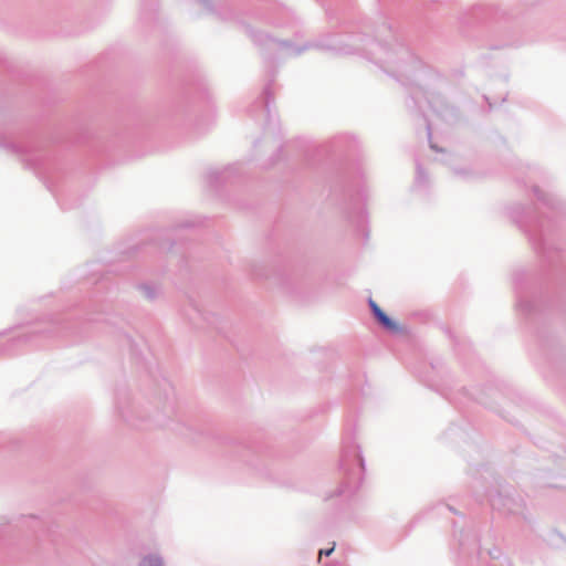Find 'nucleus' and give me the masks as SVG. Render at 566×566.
Listing matches in <instances>:
<instances>
[{"instance_id":"nucleus-1","label":"nucleus","mask_w":566,"mask_h":566,"mask_svg":"<svg viewBox=\"0 0 566 566\" xmlns=\"http://www.w3.org/2000/svg\"><path fill=\"white\" fill-rule=\"evenodd\" d=\"M369 306L374 314V316L377 318V321L386 328L390 331H398V325L389 318L385 312L377 305L375 301L371 298L369 300Z\"/></svg>"},{"instance_id":"nucleus-2","label":"nucleus","mask_w":566,"mask_h":566,"mask_svg":"<svg viewBox=\"0 0 566 566\" xmlns=\"http://www.w3.org/2000/svg\"><path fill=\"white\" fill-rule=\"evenodd\" d=\"M185 315L196 326H200L201 321L202 322L207 321L206 315L201 312L199 306L195 303L191 304L190 311H187V310L185 311Z\"/></svg>"},{"instance_id":"nucleus-3","label":"nucleus","mask_w":566,"mask_h":566,"mask_svg":"<svg viewBox=\"0 0 566 566\" xmlns=\"http://www.w3.org/2000/svg\"><path fill=\"white\" fill-rule=\"evenodd\" d=\"M138 566H166V564L158 553H149L140 557Z\"/></svg>"},{"instance_id":"nucleus-4","label":"nucleus","mask_w":566,"mask_h":566,"mask_svg":"<svg viewBox=\"0 0 566 566\" xmlns=\"http://www.w3.org/2000/svg\"><path fill=\"white\" fill-rule=\"evenodd\" d=\"M151 241H154L161 250H171L172 242H167L166 231L159 230L151 234Z\"/></svg>"},{"instance_id":"nucleus-5","label":"nucleus","mask_w":566,"mask_h":566,"mask_svg":"<svg viewBox=\"0 0 566 566\" xmlns=\"http://www.w3.org/2000/svg\"><path fill=\"white\" fill-rule=\"evenodd\" d=\"M140 290L144 292L145 296L148 300H154L155 298L156 291H155V289L153 286L144 284V285L140 286Z\"/></svg>"},{"instance_id":"nucleus-6","label":"nucleus","mask_w":566,"mask_h":566,"mask_svg":"<svg viewBox=\"0 0 566 566\" xmlns=\"http://www.w3.org/2000/svg\"><path fill=\"white\" fill-rule=\"evenodd\" d=\"M0 146L6 148V149L11 150L12 153H19L20 151L19 148L15 145L11 144V143H0Z\"/></svg>"},{"instance_id":"nucleus-7","label":"nucleus","mask_w":566,"mask_h":566,"mask_svg":"<svg viewBox=\"0 0 566 566\" xmlns=\"http://www.w3.org/2000/svg\"><path fill=\"white\" fill-rule=\"evenodd\" d=\"M334 548H335V544L328 548V549H321L318 555H319V558L325 555V556H329L333 552H334Z\"/></svg>"},{"instance_id":"nucleus-8","label":"nucleus","mask_w":566,"mask_h":566,"mask_svg":"<svg viewBox=\"0 0 566 566\" xmlns=\"http://www.w3.org/2000/svg\"><path fill=\"white\" fill-rule=\"evenodd\" d=\"M199 3L203 6L207 10H212V3L210 0H198Z\"/></svg>"},{"instance_id":"nucleus-9","label":"nucleus","mask_w":566,"mask_h":566,"mask_svg":"<svg viewBox=\"0 0 566 566\" xmlns=\"http://www.w3.org/2000/svg\"><path fill=\"white\" fill-rule=\"evenodd\" d=\"M119 412H120V416H122V417H123L127 422L132 423V426H135V423H134L130 419H128V418L126 417V415H125L123 411H119Z\"/></svg>"}]
</instances>
